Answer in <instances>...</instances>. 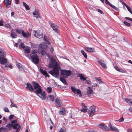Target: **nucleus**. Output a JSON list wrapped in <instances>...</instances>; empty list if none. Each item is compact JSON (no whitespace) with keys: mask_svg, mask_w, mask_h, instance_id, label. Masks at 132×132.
<instances>
[{"mask_svg":"<svg viewBox=\"0 0 132 132\" xmlns=\"http://www.w3.org/2000/svg\"><path fill=\"white\" fill-rule=\"evenodd\" d=\"M44 39L45 40L47 43L48 45L46 47V46H45L44 44H40L39 46L38 49L33 50L30 54H28L27 55H25L35 64H37L39 61L38 56L36 53H40L42 55L45 54L48 55V53H52L53 51V48L51 46L50 42H48V39L45 36H44Z\"/></svg>","mask_w":132,"mask_h":132,"instance_id":"1","label":"nucleus"},{"mask_svg":"<svg viewBox=\"0 0 132 132\" xmlns=\"http://www.w3.org/2000/svg\"><path fill=\"white\" fill-rule=\"evenodd\" d=\"M57 65V62L55 60H51L49 64V67L50 68H53V70L49 71V73L55 77H58L59 75V70L58 69L59 67Z\"/></svg>","mask_w":132,"mask_h":132,"instance_id":"2","label":"nucleus"},{"mask_svg":"<svg viewBox=\"0 0 132 132\" xmlns=\"http://www.w3.org/2000/svg\"><path fill=\"white\" fill-rule=\"evenodd\" d=\"M32 83L34 89H37L34 91V92L37 94L41 93L42 92V87L39 84L35 81L32 82Z\"/></svg>","mask_w":132,"mask_h":132,"instance_id":"3","label":"nucleus"},{"mask_svg":"<svg viewBox=\"0 0 132 132\" xmlns=\"http://www.w3.org/2000/svg\"><path fill=\"white\" fill-rule=\"evenodd\" d=\"M71 74V72L70 70H63L61 71V75L63 77L65 78L70 76Z\"/></svg>","mask_w":132,"mask_h":132,"instance_id":"4","label":"nucleus"},{"mask_svg":"<svg viewBox=\"0 0 132 132\" xmlns=\"http://www.w3.org/2000/svg\"><path fill=\"white\" fill-rule=\"evenodd\" d=\"M95 112V107L94 106H90L88 111V113L90 117H92L94 115Z\"/></svg>","mask_w":132,"mask_h":132,"instance_id":"5","label":"nucleus"},{"mask_svg":"<svg viewBox=\"0 0 132 132\" xmlns=\"http://www.w3.org/2000/svg\"><path fill=\"white\" fill-rule=\"evenodd\" d=\"M5 53L0 55V63L1 64H4L7 62V60L5 58Z\"/></svg>","mask_w":132,"mask_h":132,"instance_id":"6","label":"nucleus"},{"mask_svg":"<svg viewBox=\"0 0 132 132\" xmlns=\"http://www.w3.org/2000/svg\"><path fill=\"white\" fill-rule=\"evenodd\" d=\"M71 88L72 91L74 93H76L77 95H78L80 97L81 96V91L79 89H76L75 87L73 86H71Z\"/></svg>","mask_w":132,"mask_h":132,"instance_id":"7","label":"nucleus"},{"mask_svg":"<svg viewBox=\"0 0 132 132\" xmlns=\"http://www.w3.org/2000/svg\"><path fill=\"white\" fill-rule=\"evenodd\" d=\"M33 33L34 36L38 38H40L43 36L42 32L39 31H34Z\"/></svg>","mask_w":132,"mask_h":132,"instance_id":"8","label":"nucleus"},{"mask_svg":"<svg viewBox=\"0 0 132 132\" xmlns=\"http://www.w3.org/2000/svg\"><path fill=\"white\" fill-rule=\"evenodd\" d=\"M51 26L53 30L54 31L58 33L59 31V27L55 23H52L51 24Z\"/></svg>","mask_w":132,"mask_h":132,"instance_id":"9","label":"nucleus"},{"mask_svg":"<svg viewBox=\"0 0 132 132\" xmlns=\"http://www.w3.org/2000/svg\"><path fill=\"white\" fill-rule=\"evenodd\" d=\"M62 100H60L59 98H56L55 102L56 105L58 107H60L62 105Z\"/></svg>","mask_w":132,"mask_h":132,"instance_id":"10","label":"nucleus"},{"mask_svg":"<svg viewBox=\"0 0 132 132\" xmlns=\"http://www.w3.org/2000/svg\"><path fill=\"white\" fill-rule=\"evenodd\" d=\"M33 14L34 16V17L36 18H40L39 12L38 9H35L33 12Z\"/></svg>","mask_w":132,"mask_h":132,"instance_id":"11","label":"nucleus"},{"mask_svg":"<svg viewBox=\"0 0 132 132\" xmlns=\"http://www.w3.org/2000/svg\"><path fill=\"white\" fill-rule=\"evenodd\" d=\"M98 127L104 130L107 131L109 130L108 127L103 123L100 124L98 125Z\"/></svg>","mask_w":132,"mask_h":132,"instance_id":"12","label":"nucleus"},{"mask_svg":"<svg viewBox=\"0 0 132 132\" xmlns=\"http://www.w3.org/2000/svg\"><path fill=\"white\" fill-rule=\"evenodd\" d=\"M97 62L103 68L105 69L107 68V67L105 64L104 63L105 62L104 60H100L99 61H97Z\"/></svg>","mask_w":132,"mask_h":132,"instance_id":"13","label":"nucleus"},{"mask_svg":"<svg viewBox=\"0 0 132 132\" xmlns=\"http://www.w3.org/2000/svg\"><path fill=\"white\" fill-rule=\"evenodd\" d=\"M109 129L110 130L116 132H118V129L112 126L110 123L109 124Z\"/></svg>","mask_w":132,"mask_h":132,"instance_id":"14","label":"nucleus"},{"mask_svg":"<svg viewBox=\"0 0 132 132\" xmlns=\"http://www.w3.org/2000/svg\"><path fill=\"white\" fill-rule=\"evenodd\" d=\"M37 95L39 96V97L41 98L42 100L45 99L46 97V94L44 91L42 93L37 94Z\"/></svg>","mask_w":132,"mask_h":132,"instance_id":"15","label":"nucleus"},{"mask_svg":"<svg viewBox=\"0 0 132 132\" xmlns=\"http://www.w3.org/2000/svg\"><path fill=\"white\" fill-rule=\"evenodd\" d=\"M26 89L31 91H34V89L33 87L29 82H27L26 84Z\"/></svg>","mask_w":132,"mask_h":132,"instance_id":"16","label":"nucleus"},{"mask_svg":"<svg viewBox=\"0 0 132 132\" xmlns=\"http://www.w3.org/2000/svg\"><path fill=\"white\" fill-rule=\"evenodd\" d=\"M4 2L6 7L8 8L11 5V0H4Z\"/></svg>","mask_w":132,"mask_h":132,"instance_id":"17","label":"nucleus"},{"mask_svg":"<svg viewBox=\"0 0 132 132\" xmlns=\"http://www.w3.org/2000/svg\"><path fill=\"white\" fill-rule=\"evenodd\" d=\"M39 71L43 75L45 76V77H49V76L47 75V73L46 71L40 68L39 69Z\"/></svg>","mask_w":132,"mask_h":132,"instance_id":"18","label":"nucleus"},{"mask_svg":"<svg viewBox=\"0 0 132 132\" xmlns=\"http://www.w3.org/2000/svg\"><path fill=\"white\" fill-rule=\"evenodd\" d=\"M87 94L89 96H90L93 91L92 88L90 87H88L87 89Z\"/></svg>","mask_w":132,"mask_h":132,"instance_id":"19","label":"nucleus"},{"mask_svg":"<svg viewBox=\"0 0 132 132\" xmlns=\"http://www.w3.org/2000/svg\"><path fill=\"white\" fill-rule=\"evenodd\" d=\"M22 35L24 38H27L29 37V34L28 32H25L24 31L22 30Z\"/></svg>","mask_w":132,"mask_h":132,"instance_id":"20","label":"nucleus"},{"mask_svg":"<svg viewBox=\"0 0 132 132\" xmlns=\"http://www.w3.org/2000/svg\"><path fill=\"white\" fill-rule=\"evenodd\" d=\"M81 105L82 106V108L81 110V111L84 112H86L87 110V108L86 106L84 105L85 104L84 103H82Z\"/></svg>","mask_w":132,"mask_h":132,"instance_id":"21","label":"nucleus"},{"mask_svg":"<svg viewBox=\"0 0 132 132\" xmlns=\"http://www.w3.org/2000/svg\"><path fill=\"white\" fill-rule=\"evenodd\" d=\"M86 50L88 52H95V50L94 48L92 47H86Z\"/></svg>","mask_w":132,"mask_h":132,"instance_id":"22","label":"nucleus"},{"mask_svg":"<svg viewBox=\"0 0 132 132\" xmlns=\"http://www.w3.org/2000/svg\"><path fill=\"white\" fill-rule=\"evenodd\" d=\"M122 4L124 5L127 8L128 11L131 14H132V11L131 10V7L128 6L126 3H125L124 2H123Z\"/></svg>","mask_w":132,"mask_h":132,"instance_id":"23","label":"nucleus"},{"mask_svg":"<svg viewBox=\"0 0 132 132\" xmlns=\"http://www.w3.org/2000/svg\"><path fill=\"white\" fill-rule=\"evenodd\" d=\"M66 113L65 108H63L59 112V113L62 115H64Z\"/></svg>","mask_w":132,"mask_h":132,"instance_id":"24","label":"nucleus"},{"mask_svg":"<svg viewBox=\"0 0 132 132\" xmlns=\"http://www.w3.org/2000/svg\"><path fill=\"white\" fill-rule=\"evenodd\" d=\"M16 66L20 70H22L23 69V67L20 63L17 64Z\"/></svg>","mask_w":132,"mask_h":132,"instance_id":"25","label":"nucleus"},{"mask_svg":"<svg viewBox=\"0 0 132 132\" xmlns=\"http://www.w3.org/2000/svg\"><path fill=\"white\" fill-rule=\"evenodd\" d=\"M10 101L11 103V104L10 105V107L11 108L12 107H14L16 108H17L18 107L17 105L14 104V102H13L12 99L10 100Z\"/></svg>","mask_w":132,"mask_h":132,"instance_id":"26","label":"nucleus"},{"mask_svg":"<svg viewBox=\"0 0 132 132\" xmlns=\"http://www.w3.org/2000/svg\"><path fill=\"white\" fill-rule=\"evenodd\" d=\"M78 77H80L81 80H82L83 81H85L86 79V78L82 74H79Z\"/></svg>","mask_w":132,"mask_h":132,"instance_id":"27","label":"nucleus"},{"mask_svg":"<svg viewBox=\"0 0 132 132\" xmlns=\"http://www.w3.org/2000/svg\"><path fill=\"white\" fill-rule=\"evenodd\" d=\"M11 35L13 38H15L17 37V35L14 32L11 33Z\"/></svg>","mask_w":132,"mask_h":132,"instance_id":"28","label":"nucleus"},{"mask_svg":"<svg viewBox=\"0 0 132 132\" xmlns=\"http://www.w3.org/2000/svg\"><path fill=\"white\" fill-rule=\"evenodd\" d=\"M60 80L64 84L66 85L67 84V83L65 80L62 78L61 77H60Z\"/></svg>","mask_w":132,"mask_h":132,"instance_id":"29","label":"nucleus"},{"mask_svg":"<svg viewBox=\"0 0 132 132\" xmlns=\"http://www.w3.org/2000/svg\"><path fill=\"white\" fill-rule=\"evenodd\" d=\"M13 126V124H8L6 126L8 130H11L12 129L11 127Z\"/></svg>","mask_w":132,"mask_h":132,"instance_id":"30","label":"nucleus"},{"mask_svg":"<svg viewBox=\"0 0 132 132\" xmlns=\"http://www.w3.org/2000/svg\"><path fill=\"white\" fill-rule=\"evenodd\" d=\"M23 5L25 7L26 9L27 10H29L30 9V8L29 6L27 4L25 3L24 2H23Z\"/></svg>","mask_w":132,"mask_h":132,"instance_id":"31","label":"nucleus"},{"mask_svg":"<svg viewBox=\"0 0 132 132\" xmlns=\"http://www.w3.org/2000/svg\"><path fill=\"white\" fill-rule=\"evenodd\" d=\"M81 53L82 54V55L84 56V57L87 59V55L86 54V53L83 50H82L81 51Z\"/></svg>","mask_w":132,"mask_h":132,"instance_id":"32","label":"nucleus"},{"mask_svg":"<svg viewBox=\"0 0 132 132\" xmlns=\"http://www.w3.org/2000/svg\"><path fill=\"white\" fill-rule=\"evenodd\" d=\"M125 101L127 103H130L132 106V100L130 99L126 98Z\"/></svg>","mask_w":132,"mask_h":132,"instance_id":"33","label":"nucleus"},{"mask_svg":"<svg viewBox=\"0 0 132 132\" xmlns=\"http://www.w3.org/2000/svg\"><path fill=\"white\" fill-rule=\"evenodd\" d=\"M25 47L23 43H21L19 45V48H24Z\"/></svg>","mask_w":132,"mask_h":132,"instance_id":"34","label":"nucleus"},{"mask_svg":"<svg viewBox=\"0 0 132 132\" xmlns=\"http://www.w3.org/2000/svg\"><path fill=\"white\" fill-rule=\"evenodd\" d=\"M24 50L27 53H29L30 52V47L26 48Z\"/></svg>","mask_w":132,"mask_h":132,"instance_id":"35","label":"nucleus"},{"mask_svg":"<svg viewBox=\"0 0 132 132\" xmlns=\"http://www.w3.org/2000/svg\"><path fill=\"white\" fill-rule=\"evenodd\" d=\"M109 5L116 10L117 11L119 10V9H118V8L115 6L114 5L112 4H110V5Z\"/></svg>","mask_w":132,"mask_h":132,"instance_id":"36","label":"nucleus"},{"mask_svg":"<svg viewBox=\"0 0 132 132\" xmlns=\"http://www.w3.org/2000/svg\"><path fill=\"white\" fill-rule=\"evenodd\" d=\"M49 97L50 98L52 102L54 100V98L53 96L52 95H50L49 96Z\"/></svg>","mask_w":132,"mask_h":132,"instance_id":"37","label":"nucleus"},{"mask_svg":"<svg viewBox=\"0 0 132 132\" xmlns=\"http://www.w3.org/2000/svg\"><path fill=\"white\" fill-rule=\"evenodd\" d=\"M47 92L48 93H51L52 91V88L50 87H48L47 88Z\"/></svg>","mask_w":132,"mask_h":132,"instance_id":"38","label":"nucleus"},{"mask_svg":"<svg viewBox=\"0 0 132 132\" xmlns=\"http://www.w3.org/2000/svg\"><path fill=\"white\" fill-rule=\"evenodd\" d=\"M123 23L125 25L129 27L131 26L130 23H128L125 21H124L123 22Z\"/></svg>","mask_w":132,"mask_h":132,"instance_id":"39","label":"nucleus"},{"mask_svg":"<svg viewBox=\"0 0 132 132\" xmlns=\"http://www.w3.org/2000/svg\"><path fill=\"white\" fill-rule=\"evenodd\" d=\"M5 53V51L3 49L0 48V55L2 54Z\"/></svg>","mask_w":132,"mask_h":132,"instance_id":"40","label":"nucleus"},{"mask_svg":"<svg viewBox=\"0 0 132 132\" xmlns=\"http://www.w3.org/2000/svg\"><path fill=\"white\" fill-rule=\"evenodd\" d=\"M65 129L64 128H61L59 130V132H65Z\"/></svg>","mask_w":132,"mask_h":132,"instance_id":"41","label":"nucleus"},{"mask_svg":"<svg viewBox=\"0 0 132 132\" xmlns=\"http://www.w3.org/2000/svg\"><path fill=\"white\" fill-rule=\"evenodd\" d=\"M16 32L19 34H20L21 33H22V31L21 30L19 29H16L15 30Z\"/></svg>","mask_w":132,"mask_h":132,"instance_id":"42","label":"nucleus"},{"mask_svg":"<svg viewBox=\"0 0 132 132\" xmlns=\"http://www.w3.org/2000/svg\"><path fill=\"white\" fill-rule=\"evenodd\" d=\"M124 118L123 117H122L118 120V121L119 122H121L123 121Z\"/></svg>","mask_w":132,"mask_h":132,"instance_id":"43","label":"nucleus"},{"mask_svg":"<svg viewBox=\"0 0 132 132\" xmlns=\"http://www.w3.org/2000/svg\"><path fill=\"white\" fill-rule=\"evenodd\" d=\"M5 26L6 27L8 28H10L11 27V26L8 23H5Z\"/></svg>","mask_w":132,"mask_h":132,"instance_id":"44","label":"nucleus"},{"mask_svg":"<svg viewBox=\"0 0 132 132\" xmlns=\"http://www.w3.org/2000/svg\"><path fill=\"white\" fill-rule=\"evenodd\" d=\"M11 123L12 124L16 123H17V121L16 120H14L11 121Z\"/></svg>","mask_w":132,"mask_h":132,"instance_id":"45","label":"nucleus"},{"mask_svg":"<svg viewBox=\"0 0 132 132\" xmlns=\"http://www.w3.org/2000/svg\"><path fill=\"white\" fill-rule=\"evenodd\" d=\"M3 110L5 112H9V111L8 109L6 107L4 108Z\"/></svg>","mask_w":132,"mask_h":132,"instance_id":"46","label":"nucleus"},{"mask_svg":"<svg viewBox=\"0 0 132 132\" xmlns=\"http://www.w3.org/2000/svg\"><path fill=\"white\" fill-rule=\"evenodd\" d=\"M14 115H11L9 116V118L10 120H11L12 119V118L14 117Z\"/></svg>","mask_w":132,"mask_h":132,"instance_id":"47","label":"nucleus"},{"mask_svg":"<svg viewBox=\"0 0 132 132\" xmlns=\"http://www.w3.org/2000/svg\"><path fill=\"white\" fill-rule=\"evenodd\" d=\"M95 79L98 80V81L100 82L99 83H100L101 82H102L100 78H95Z\"/></svg>","mask_w":132,"mask_h":132,"instance_id":"48","label":"nucleus"},{"mask_svg":"<svg viewBox=\"0 0 132 132\" xmlns=\"http://www.w3.org/2000/svg\"><path fill=\"white\" fill-rule=\"evenodd\" d=\"M97 11L99 12L101 14H103L104 13L102 12V11L100 9H98L97 10Z\"/></svg>","mask_w":132,"mask_h":132,"instance_id":"49","label":"nucleus"},{"mask_svg":"<svg viewBox=\"0 0 132 132\" xmlns=\"http://www.w3.org/2000/svg\"><path fill=\"white\" fill-rule=\"evenodd\" d=\"M125 18L126 19L129 20L130 21H132V19H131L130 18L126 17H125Z\"/></svg>","mask_w":132,"mask_h":132,"instance_id":"50","label":"nucleus"},{"mask_svg":"<svg viewBox=\"0 0 132 132\" xmlns=\"http://www.w3.org/2000/svg\"><path fill=\"white\" fill-rule=\"evenodd\" d=\"M105 3L106 4H108L109 5H110L111 3L108 1V0H105Z\"/></svg>","mask_w":132,"mask_h":132,"instance_id":"51","label":"nucleus"},{"mask_svg":"<svg viewBox=\"0 0 132 132\" xmlns=\"http://www.w3.org/2000/svg\"><path fill=\"white\" fill-rule=\"evenodd\" d=\"M86 82L87 84H90V83L91 82L89 80H87L86 81Z\"/></svg>","mask_w":132,"mask_h":132,"instance_id":"52","label":"nucleus"},{"mask_svg":"<svg viewBox=\"0 0 132 132\" xmlns=\"http://www.w3.org/2000/svg\"><path fill=\"white\" fill-rule=\"evenodd\" d=\"M97 84H96V83H94V84H93V85L92 87H97Z\"/></svg>","mask_w":132,"mask_h":132,"instance_id":"53","label":"nucleus"},{"mask_svg":"<svg viewBox=\"0 0 132 132\" xmlns=\"http://www.w3.org/2000/svg\"><path fill=\"white\" fill-rule=\"evenodd\" d=\"M5 128L3 127H1L0 128V132H2V131L4 129H5Z\"/></svg>","mask_w":132,"mask_h":132,"instance_id":"54","label":"nucleus"},{"mask_svg":"<svg viewBox=\"0 0 132 132\" xmlns=\"http://www.w3.org/2000/svg\"><path fill=\"white\" fill-rule=\"evenodd\" d=\"M9 67L10 68H11L12 69L13 68V67L12 66V64H9Z\"/></svg>","mask_w":132,"mask_h":132,"instance_id":"55","label":"nucleus"},{"mask_svg":"<svg viewBox=\"0 0 132 132\" xmlns=\"http://www.w3.org/2000/svg\"><path fill=\"white\" fill-rule=\"evenodd\" d=\"M10 64H6L5 65V66L6 67H9V65Z\"/></svg>","mask_w":132,"mask_h":132,"instance_id":"56","label":"nucleus"},{"mask_svg":"<svg viewBox=\"0 0 132 132\" xmlns=\"http://www.w3.org/2000/svg\"><path fill=\"white\" fill-rule=\"evenodd\" d=\"M15 3L16 4H18L19 3V0H15Z\"/></svg>","mask_w":132,"mask_h":132,"instance_id":"57","label":"nucleus"},{"mask_svg":"<svg viewBox=\"0 0 132 132\" xmlns=\"http://www.w3.org/2000/svg\"><path fill=\"white\" fill-rule=\"evenodd\" d=\"M114 67L115 69L117 71L118 70V69H119L117 66H115Z\"/></svg>","mask_w":132,"mask_h":132,"instance_id":"58","label":"nucleus"},{"mask_svg":"<svg viewBox=\"0 0 132 132\" xmlns=\"http://www.w3.org/2000/svg\"><path fill=\"white\" fill-rule=\"evenodd\" d=\"M3 25V22L2 21H1L0 22V26H2Z\"/></svg>","mask_w":132,"mask_h":132,"instance_id":"59","label":"nucleus"},{"mask_svg":"<svg viewBox=\"0 0 132 132\" xmlns=\"http://www.w3.org/2000/svg\"><path fill=\"white\" fill-rule=\"evenodd\" d=\"M88 132H96L95 131H94V130H90Z\"/></svg>","mask_w":132,"mask_h":132,"instance_id":"60","label":"nucleus"},{"mask_svg":"<svg viewBox=\"0 0 132 132\" xmlns=\"http://www.w3.org/2000/svg\"><path fill=\"white\" fill-rule=\"evenodd\" d=\"M14 14V12H12L11 13V16H13Z\"/></svg>","mask_w":132,"mask_h":132,"instance_id":"61","label":"nucleus"},{"mask_svg":"<svg viewBox=\"0 0 132 132\" xmlns=\"http://www.w3.org/2000/svg\"><path fill=\"white\" fill-rule=\"evenodd\" d=\"M3 119L4 120H5L6 122V121L7 120V119H6L5 117H3Z\"/></svg>","mask_w":132,"mask_h":132,"instance_id":"62","label":"nucleus"},{"mask_svg":"<svg viewBox=\"0 0 132 132\" xmlns=\"http://www.w3.org/2000/svg\"><path fill=\"white\" fill-rule=\"evenodd\" d=\"M128 132H132L131 130L130 129H127Z\"/></svg>","mask_w":132,"mask_h":132,"instance_id":"63","label":"nucleus"},{"mask_svg":"<svg viewBox=\"0 0 132 132\" xmlns=\"http://www.w3.org/2000/svg\"><path fill=\"white\" fill-rule=\"evenodd\" d=\"M129 111L132 112V108H129Z\"/></svg>","mask_w":132,"mask_h":132,"instance_id":"64","label":"nucleus"}]
</instances>
